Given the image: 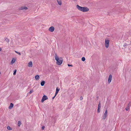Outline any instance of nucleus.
I'll list each match as a JSON object with an SVG mask.
<instances>
[{"label": "nucleus", "instance_id": "18", "mask_svg": "<svg viewBox=\"0 0 131 131\" xmlns=\"http://www.w3.org/2000/svg\"><path fill=\"white\" fill-rule=\"evenodd\" d=\"M98 108H101V103L100 102H99V103Z\"/></svg>", "mask_w": 131, "mask_h": 131}, {"label": "nucleus", "instance_id": "17", "mask_svg": "<svg viewBox=\"0 0 131 131\" xmlns=\"http://www.w3.org/2000/svg\"><path fill=\"white\" fill-rule=\"evenodd\" d=\"M7 129L8 130H12V128H11L10 126H8L7 127Z\"/></svg>", "mask_w": 131, "mask_h": 131}, {"label": "nucleus", "instance_id": "2", "mask_svg": "<svg viewBox=\"0 0 131 131\" xmlns=\"http://www.w3.org/2000/svg\"><path fill=\"white\" fill-rule=\"evenodd\" d=\"M55 59L57 61V63L58 65H60L62 63L63 60L62 58H59L57 55L56 54Z\"/></svg>", "mask_w": 131, "mask_h": 131}, {"label": "nucleus", "instance_id": "21", "mask_svg": "<svg viewBox=\"0 0 131 131\" xmlns=\"http://www.w3.org/2000/svg\"><path fill=\"white\" fill-rule=\"evenodd\" d=\"M129 107H127L126 108H125V110H126L127 111H128V110H129Z\"/></svg>", "mask_w": 131, "mask_h": 131}, {"label": "nucleus", "instance_id": "15", "mask_svg": "<svg viewBox=\"0 0 131 131\" xmlns=\"http://www.w3.org/2000/svg\"><path fill=\"white\" fill-rule=\"evenodd\" d=\"M45 83V82L44 81H42L40 83L41 85V86H43L44 85Z\"/></svg>", "mask_w": 131, "mask_h": 131}, {"label": "nucleus", "instance_id": "1", "mask_svg": "<svg viewBox=\"0 0 131 131\" xmlns=\"http://www.w3.org/2000/svg\"><path fill=\"white\" fill-rule=\"evenodd\" d=\"M76 7L79 10L83 12H86L89 10L87 7H82L78 5H76Z\"/></svg>", "mask_w": 131, "mask_h": 131}, {"label": "nucleus", "instance_id": "8", "mask_svg": "<svg viewBox=\"0 0 131 131\" xmlns=\"http://www.w3.org/2000/svg\"><path fill=\"white\" fill-rule=\"evenodd\" d=\"M27 9H28L27 7H25V6L21 7L20 8V9L21 10H22L24 9H25V10H27Z\"/></svg>", "mask_w": 131, "mask_h": 131}, {"label": "nucleus", "instance_id": "9", "mask_svg": "<svg viewBox=\"0 0 131 131\" xmlns=\"http://www.w3.org/2000/svg\"><path fill=\"white\" fill-rule=\"evenodd\" d=\"M32 62L31 61H30L28 64V66L29 67H32Z\"/></svg>", "mask_w": 131, "mask_h": 131}, {"label": "nucleus", "instance_id": "20", "mask_svg": "<svg viewBox=\"0 0 131 131\" xmlns=\"http://www.w3.org/2000/svg\"><path fill=\"white\" fill-rule=\"evenodd\" d=\"M81 59L82 61H84L85 60V58L84 57H83Z\"/></svg>", "mask_w": 131, "mask_h": 131}, {"label": "nucleus", "instance_id": "33", "mask_svg": "<svg viewBox=\"0 0 131 131\" xmlns=\"http://www.w3.org/2000/svg\"><path fill=\"white\" fill-rule=\"evenodd\" d=\"M130 42H131V41H130Z\"/></svg>", "mask_w": 131, "mask_h": 131}, {"label": "nucleus", "instance_id": "7", "mask_svg": "<svg viewBox=\"0 0 131 131\" xmlns=\"http://www.w3.org/2000/svg\"><path fill=\"white\" fill-rule=\"evenodd\" d=\"M112 78V76L111 74H110L109 76L108 79V82L109 83L111 82Z\"/></svg>", "mask_w": 131, "mask_h": 131}, {"label": "nucleus", "instance_id": "12", "mask_svg": "<svg viewBox=\"0 0 131 131\" xmlns=\"http://www.w3.org/2000/svg\"><path fill=\"white\" fill-rule=\"evenodd\" d=\"M16 60L14 58H13L11 61V64H13L15 61Z\"/></svg>", "mask_w": 131, "mask_h": 131}, {"label": "nucleus", "instance_id": "10", "mask_svg": "<svg viewBox=\"0 0 131 131\" xmlns=\"http://www.w3.org/2000/svg\"><path fill=\"white\" fill-rule=\"evenodd\" d=\"M57 1L59 5H62V3L61 0H57Z\"/></svg>", "mask_w": 131, "mask_h": 131}, {"label": "nucleus", "instance_id": "31", "mask_svg": "<svg viewBox=\"0 0 131 131\" xmlns=\"http://www.w3.org/2000/svg\"><path fill=\"white\" fill-rule=\"evenodd\" d=\"M56 96H55V94L54 96L53 97H52V99L53 100V99H54V98H55V97Z\"/></svg>", "mask_w": 131, "mask_h": 131}, {"label": "nucleus", "instance_id": "32", "mask_svg": "<svg viewBox=\"0 0 131 131\" xmlns=\"http://www.w3.org/2000/svg\"><path fill=\"white\" fill-rule=\"evenodd\" d=\"M1 50V49L0 48V51Z\"/></svg>", "mask_w": 131, "mask_h": 131}, {"label": "nucleus", "instance_id": "28", "mask_svg": "<svg viewBox=\"0 0 131 131\" xmlns=\"http://www.w3.org/2000/svg\"><path fill=\"white\" fill-rule=\"evenodd\" d=\"M45 128V126H43L42 127V130H44V128Z\"/></svg>", "mask_w": 131, "mask_h": 131}, {"label": "nucleus", "instance_id": "14", "mask_svg": "<svg viewBox=\"0 0 131 131\" xmlns=\"http://www.w3.org/2000/svg\"><path fill=\"white\" fill-rule=\"evenodd\" d=\"M35 79L36 80H38L39 79L40 77L38 75H37L35 76Z\"/></svg>", "mask_w": 131, "mask_h": 131}, {"label": "nucleus", "instance_id": "23", "mask_svg": "<svg viewBox=\"0 0 131 131\" xmlns=\"http://www.w3.org/2000/svg\"><path fill=\"white\" fill-rule=\"evenodd\" d=\"M34 91L33 90H31L30 92H29V93L30 94H31Z\"/></svg>", "mask_w": 131, "mask_h": 131}, {"label": "nucleus", "instance_id": "25", "mask_svg": "<svg viewBox=\"0 0 131 131\" xmlns=\"http://www.w3.org/2000/svg\"><path fill=\"white\" fill-rule=\"evenodd\" d=\"M127 44L125 43L123 45V46L124 47H125L126 46H127Z\"/></svg>", "mask_w": 131, "mask_h": 131}, {"label": "nucleus", "instance_id": "6", "mask_svg": "<svg viewBox=\"0 0 131 131\" xmlns=\"http://www.w3.org/2000/svg\"><path fill=\"white\" fill-rule=\"evenodd\" d=\"M54 30V27L53 26H51L50 27L49 29V30L50 32H53Z\"/></svg>", "mask_w": 131, "mask_h": 131}, {"label": "nucleus", "instance_id": "4", "mask_svg": "<svg viewBox=\"0 0 131 131\" xmlns=\"http://www.w3.org/2000/svg\"><path fill=\"white\" fill-rule=\"evenodd\" d=\"M48 99V97L44 95L42 97V100H41V102L43 103L47 99Z\"/></svg>", "mask_w": 131, "mask_h": 131}, {"label": "nucleus", "instance_id": "5", "mask_svg": "<svg viewBox=\"0 0 131 131\" xmlns=\"http://www.w3.org/2000/svg\"><path fill=\"white\" fill-rule=\"evenodd\" d=\"M107 115V110H106L103 116L102 119H105L106 118Z\"/></svg>", "mask_w": 131, "mask_h": 131}, {"label": "nucleus", "instance_id": "19", "mask_svg": "<svg viewBox=\"0 0 131 131\" xmlns=\"http://www.w3.org/2000/svg\"><path fill=\"white\" fill-rule=\"evenodd\" d=\"M131 105V103L130 102H129V103L128 104L127 106L129 107H130Z\"/></svg>", "mask_w": 131, "mask_h": 131}, {"label": "nucleus", "instance_id": "29", "mask_svg": "<svg viewBox=\"0 0 131 131\" xmlns=\"http://www.w3.org/2000/svg\"><path fill=\"white\" fill-rule=\"evenodd\" d=\"M83 99V97H82V96H81L80 97V99L81 100H82Z\"/></svg>", "mask_w": 131, "mask_h": 131}, {"label": "nucleus", "instance_id": "26", "mask_svg": "<svg viewBox=\"0 0 131 131\" xmlns=\"http://www.w3.org/2000/svg\"><path fill=\"white\" fill-rule=\"evenodd\" d=\"M15 52L17 53L19 55H21L20 53L19 52H18L16 51H15Z\"/></svg>", "mask_w": 131, "mask_h": 131}, {"label": "nucleus", "instance_id": "13", "mask_svg": "<svg viewBox=\"0 0 131 131\" xmlns=\"http://www.w3.org/2000/svg\"><path fill=\"white\" fill-rule=\"evenodd\" d=\"M60 90L59 89H58V88H57L56 89V92L55 93V96H56L58 93L59 91Z\"/></svg>", "mask_w": 131, "mask_h": 131}, {"label": "nucleus", "instance_id": "30", "mask_svg": "<svg viewBox=\"0 0 131 131\" xmlns=\"http://www.w3.org/2000/svg\"><path fill=\"white\" fill-rule=\"evenodd\" d=\"M68 65L69 67H70V66L72 67L73 66L72 65L69 64H68Z\"/></svg>", "mask_w": 131, "mask_h": 131}, {"label": "nucleus", "instance_id": "27", "mask_svg": "<svg viewBox=\"0 0 131 131\" xmlns=\"http://www.w3.org/2000/svg\"><path fill=\"white\" fill-rule=\"evenodd\" d=\"M5 40L7 42H8L9 41V39H8V38H6L5 39Z\"/></svg>", "mask_w": 131, "mask_h": 131}, {"label": "nucleus", "instance_id": "22", "mask_svg": "<svg viewBox=\"0 0 131 131\" xmlns=\"http://www.w3.org/2000/svg\"><path fill=\"white\" fill-rule=\"evenodd\" d=\"M100 108H98L97 110V112L98 113H99L100 112Z\"/></svg>", "mask_w": 131, "mask_h": 131}, {"label": "nucleus", "instance_id": "24", "mask_svg": "<svg viewBox=\"0 0 131 131\" xmlns=\"http://www.w3.org/2000/svg\"><path fill=\"white\" fill-rule=\"evenodd\" d=\"M16 70H15L14 71V72L13 75H15L16 74Z\"/></svg>", "mask_w": 131, "mask_h": 131}, {"label": "nucleus", "instance_id": "11", "mask_svg": "<svg viewBox=\"0 0 131 131\" xmlns=\"http://www.w3.org/2000/svg\"><path fill=\"white\" fill-rule=\"evenodd\" d=\"M13 104L12 103H10V106H9L8 108L9 109H11L13 107Z\"/></svg>", "mask_w": 131, "mask_h": 131}, {"label": "nucleus", "instance_id": "16", "mask_svg": "<svg viewBox=\"0 0 131 131\" xmlns=\"http://www.w3.org/2000/svg\"><path fill=\"white\" fill-rule=\"evenodd\" d=\"M21 124V122L20 121H18V126H20Z\"/></svg>", "mask_w": 131, "mask_h": 131}, {"label": "nucleus", "instance_id": "3", "mask_svg": "<svg viewBox=\"0 0 131 131\" xmlns=\"http://www.w3.org/2000/svg\"><path fill=\"white\" fill-rule=\"evenodd\" d=\"M109 40L108 39H105V45L106 48H107L109 45Z\"/></svg>", "mask_w": 131, "mask_h": 131}]
</instances>
